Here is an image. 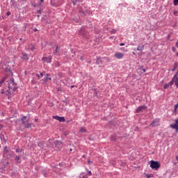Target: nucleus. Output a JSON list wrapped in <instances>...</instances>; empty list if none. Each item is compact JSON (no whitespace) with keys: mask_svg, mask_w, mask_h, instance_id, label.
<instances>
[{"mask_svg":"<svg viewBox=\"0 0 178 178\" xmlns=\"http://www.w3.org/2000/svg\"><path fill=\"white\" fill-rule=\"evenodd\" d=\"M145 49V47L144 46H138L136 48H134V51H143V50Z\"/></svg>","mask_w":178,"mask_h":178,"instance_id":"13","label":"nucleus"},{"mask_svg":"<svg viewBox=\"0 0 178 178\" xmlns=\"http://www.w3.org/2000/svg\"><path fill=\"white\" fill-rule=\"evenodd\" d=\"M177 163H176V161H174V163H173V164H174L175 165H177Z\"/></svg>","mask_w":178,"mask_h":178,"instance_id":"41","label":"nucleus"},{"mask_svg":"<svg viewBox=\"0 0 178 178\" xmlns=\"http://www.w3.org/2000/svg\"><path fill=\"white\" fill-rule=\"evenodd\" d=\"M23 58L25 59V60H29V57H28L27 54H23Z\"/></svg>","mask_w":178,"mask_h":178,"instance_id":"22","label":"nucleus"},{"mask_svg":"<svg viewBox=\"0 0 178 178\" xmlns=\"http://www.w3.org/2000/svg\"><path fill=\"white\" fill-rule=\"evenodd\" d=\"M44 0H40V2H44Z\"/></svg>","mask_w":178,"mask_h":178,"instance_id":"50","label":"nucleus"},{"mask_svg":"<svg viewBox=\"0 0 178 178\" xmlns=\"http://www.w3.org/2000/svg\"><path fill=\"white\" fill-rule=\"evenodd\" d=\"M174 83L177 88H178V77L173 76L172 81H170V86H172Z\"/></svg>","mask_w":178,"mask_h":178,"instance_id":"8","label":"nucleus"},{"mask_svg":"<svg viewBox=\"0 0 178 178\" xmlns=\"http://www.w3.org/2000/svg\"><path fill=\"white\" fill-rule=\"evenodd\" d=\"M147 108V106L143 105V106H138L136 110V112L139 113L140 112H142L143 111L145 110Z\"/></svg>","mask_w":178,"mask_h":178,"instance_id":"11","label":"nucleus"},{"mask_svg":"<svg viewBox=\"0 0 178 178\" xmlns=\"http://www.w3.org/2000/svg\"><path fill=\"white\" fill-rule=\"evenodd\" d=\"M176 56H177V57H178V52H177V53H176Z\"/></svg>","mask_w":178,"mask_h":178,"instance_id":"49","label":"nucleus"},{"mask_svg":"<svg viewBox=\"0 0 178 178\" xmlns=\"http://www.w3.org/2000/svg\"><path fill=\"white\" fill-rule=\"evenodd\" d=\"M146 177H147V178L154 177V175H153V174H147V175H146Z\"/></svg>","mask_w":178,"mask_h":178,"instance_id":"24","label":"nucleus"},{"mask_svg":"<svg viewBox=\"0 0 178 178\" xmlns=\"http://www.w3.org/2000/svg\"><path fill=\"white\" fill-rule=\"evenodd\" d=\"M55 147H56L57 149H61L62 147H63V143H62V142H61L60 140H56V141L55 142Z\"/></svg>","mask_w":178,"mask_h":178,"instance_id":"12","label":"nucleus"},{"mask_svg":"<svg viewBox=\"0 0 178 178\" xmlns=\"http://www.w3.org/2000/svg\"><path fill=\"white\" fill-rule=\"evenodd\" d=\"M40 17V15H38V17Z\"/></svg>","mask_w":178,"mask_h":178,"instance_id":"54","label":"nucleus"},{"mask_svg":"<svg viewBox=\"0 0 178 178\" xmlns=\"http://www.w3.org/2000/svg\"><path fill=\"white\" fill-rule=\"evenodd\" d=\"M177 69L173 67V69H172V72H175Z\"/></svg>","mask_w":178,"mask_h":178,"instance_id":"40","label":"nucleus"},{"mask_svg":"<svg viewBox=\"0 0 178 178\" xmlns=\"http://www.w3.org/2000/svg\"><path fill=\"white\" fill-rule=\"evenodd\" d=\"M102 62V58H98L96 60V65H99Z\"/></svg>","mask_w":178,"mask_h":178,"instance_id":"18","label":"nucleus"},{"mask_svg":"<svg viewBox=\"0 0 178 178\" xmlns=\"http://www.w3.org/2000/svg\"><path fill=\"white\" fill-rule=\"evenodd\" d=\"M4 149H7V146H6V147H4Z\"/></svg>","mask_w":178,"mask_h":178,"instance_id":"52","label":"nucleus"},{"mask_svg":"<svg viewBox=\"0 0 178 178\" xmlns=\"http://www.w3.org/2000/svg\"><path fill=\"white\" fill-rule=\"evenodd\" d=\"M46 76H47L46 79L51 80V77H49V74H47Z\"/></svg>","mask_w":178,"mask_h":178,"instance_id":"31","label":"nucleus"},{"mask_svg":"<svg viewBox=\"0 0 178 178\" xmlns=\"http://www.w3.org/2000/svg\"><path fill=\"white\" fill-rule=\"evenodd\" d=\"M173 15H174L175 17H177V16H178V10H174V11H173Z\"/></svg>","mask_w":178,"mask_h":178,"instance_id":"25","label":"nucleus"},{"mask_svg":"<svg viewBox=\"0 0 178 178\" xmlns=\"http://www.w3.org/2000/svg\"><path fill=\"white\" fill-rule=\"evenodd\" d=\"M29 118H27L26 116H23L22 118V122L24 128L29 129V128H31V127L33 126V124L31 122H29Z\"/></svg>","mask_w":178,"mask_h":178,"instance_id":"2","label":"nucleus"},{"mask_svg":"<svg viewBox=\"0 0 178 178\" xmlns=\"http://www.w3.org/2000/svg\"><path fill=\"white\" fill-rule=\"evenodd\" d=\"M92 163H93V161H90V159H88L87 160V164H88V165H90V164H92Z\"/></svg>","mask_w":178,"mask_h":178,"instance_id":"26","label":"nucleus"},{"mask_svg":"<svg viewBox=\"0 0 178 178\" xmlns=\"http://www.w3.org/2000/svg\"><path fill=\"white\" fill-rule=\"evenodd\" d=\"M72 4L74 6H76V3H77V0H72Z\"/></svg>","mask_w":178,"mask_h":178,"instance_id":"27","label":"nucleus"},{"mask_svg":"<svg viewBox=\"0 0 178 178\" xmlns=\"http://www.w3.org/2000/svg\"><path fill=\"white\" fill-rule=\"evenodd\" d=\"M74 86L73 85V86H71V88H74Z\"/></svg>","mask_w":178,"mask_h":178,"instance_id":"51","label":"nucleus"},{"mask_svg":"<svg viewBox=\"0 0 178 178\" xmlns=\"http://www.w3.org/2000/svg\"><path fill=\"white\" fill-rule=\"evenodd\" d=\"M38 31V29H35V31Z\"/></svg>","mask_w":178,"mask_h":178,"instance_id":"53","label":"nucleus"},{"mask_svg":"<svg viewBox=\"0 0 178 178\" xmlns=\"http://www.w3.org/2000/svg\"><path fill=\"white\" fill-rule=\"evenodd\" d=\"M83 158H86V154H83Z\"/></svg>","mask_w":178,"mask_h":178,"instance_id":"48","label":"nucleus"},{"mask_svg":"<svg viewBox=\"0 0 178 178\" xmlns=\"http://www.w3.org/2000/svg\"><path fill=\"white\" fill-rule=\"evenodd\" d=\"M175 76V77H178V70H177V71L176 72V74H175V76Z\"/></svg>","mask_w":178,"mask_h":178,"instance_id":"36","label":"nucleus"},{"mask_svg":"<svg viewBox=\"0 0 178 178\" xmlns=\"http://www.w3.org/2000/svg\"><path fill=\"white\" fill-rule=\"evenodd\" d=\"M178 67V62H175L173 65V68L177 69Z\"/></svg>","mask_w":178,"mask_h":178,"instance_id":"23","label":"nucleus"},{"mask_svg":"<svg viewBox=\"0 0 178 178\" xmlns=\"http://www.w3.org/2000/svg\"><path fill=\"white\" fill-rule=\"evenodd\" d=\"M174 6H178V0H174Z\"/></svg>","mask_w":178,"mask_h":178,"instance_id":"28","label":"nucleus"},{"mask_svg":"<svg viewBox=\"0 0 178 178\" xmlns=\"http://www.w3.org/2000/svg\"><path fill=\"white\" fill-rule=\"evenodd\" d=\"M124 45H125L124 43H120V47H122V46H124Z\"/></svg>","mask_w":178,"mask_h":178,"instance_id":"39","label":"nucleus"},{"mask_svg":"<svg viewBox=\"0 0 178 178\" xmlns=\"http://www.w3.org/2000/svg\"><path fill=\"white\" fill-rule=\"evenodd\" d=\"M170 127L175 129L176 133H178V118L175 120V123L170 124Z\"/></svg>","mask_w":178,"mask_h":178,"instance_id":"4","label":"nucleus"},{"mask_svg":"<svg viewBox=\"0 0 178 178\" xmlns=\"http://www.w3.org/2000/svg\"><path fill=\"white\" fill-rule=\"evenodd\" d=\"M133 55H136V53L134 51L132 52Z\"/></svg>","mask_w":178,"mask_h":178,"instance_id":"46","label":"nucleus"},{"mask_svg":"<svg viewBox=\"0 0 178 178\" xmlns=\"http://www.w3.org/2000/svg\"><path fill=\"white\" fill-rule=\"evenodd\" d=\"M80 35L83 36V38L86 39H89V34L88 32L86 31L85 29H81L79 31Z\"/></svg>","mask_w":178,"mask_h":178,"instance_id":"5","label":"nucleus"},{"mask_svg":"<svg viewBox=\"0 0 178 178\" xmlns=\"http://www.w3.org/2000/svg\"><path fill=\"white\" fill-rule=\"evenodd\" d=\"M42 60L47 63H51L52 61V56H43L42 58Z\"/></svg>","mask_w":178,"mask_h":178,"instance_id":"7","label":"nucleus"},{"mask_svg":"<svg viewBox=\"0 0 178 178\" xmlns=\"http://www.w3.org/2000/svg\"><path fill=\"white\" fill-rule=\"evenodd\" d=\"M6 15H7V16H10V12H7V13H6Z\"/></svg>","mask_w":178,"mask_h":178,"instance_id":"38","label":"nucleus"},{"mask_svg":"<svg viewBox=\"0 0 178 178\" xmlns=\"http://www.w3.org/2000/svg\"><path fill=\"white\" fill-rule=\"evenodd\" d=\"M38 13L39 14H41V10H38Z\"/></svg>","mask_w":178,"mask_h":178,"instance_id":"44","label":"nucleus"},{"mask_svg":"<svg viewBox=\"0 0 178 178\" xmlns=\"http://www.w3.org/2000/svg\"><path fill=\"white\" fill-rule=\"evenodd\" d=\"M5 84V89L8 88V89L6 90V92L10 93L14 92L17 89V83H15L14 79H10L6 81Z\"/></svg>","mask_w":178,"mask_h":178,"instance_id":"1","label":"nucleus"},{"mask_svg":"<svg viewBox=\"0 0 178 178\" xmlns=\"http://www.w3.org/2000/svg\"><path fill=\"white\" fill-rule=\"evenodd\" d=\"M15 152L17 153H20V152H22V149H16Z\"/></svg>","mask_w":178,"mask_h":178,"instance_id":"32","label":"nucleus"},{"mask_svg":"<svg viewBox=\"0 0 178 178\" xmlns=\"http://www.w3.org/2000/svg\"><path fill=\"white\" fill-rule=\"evenodd\" d=\"M30 49H31V51H34L35 50V47L32 46L31 47H30Z\"/></svg>","mask_w":178,"mask_h":178,"instance_id":"35","label":"nucleus"},{"mask_svg":"<svg viewBox=\"0 0 178 178\" xmlns=\"http://www.w3.org/2000/svg\"><path fill=\"white\" fill-rule=\"evenodd\" d=\"M58 49H59V47L56 46V49H54V51H53V54L54 55H56L58 53Z\"/></svg>","mask_w":178,"mask_h":178,"instance_id":"14","label":"nucleus"},{"mask_svg":"<svg viewBox=\"0 0 178 178\" xmlns=\"http://www.w3.org/2000/svg\"><path fill=\"white\" fill-rule=\"evenodd\" d=\"M36 76L38 79H41L44 76V73L43 72H40V74H36Z\"/></svg>","mask_w":178,"mask_h":178,"instance_id":"17","label":"nucleus"},{"mask_svg":"<svg viewBox=\"0 0 178 178\" xmlns=\"http://www.w3.org/2000/svg\"><path fill=\"white\" fill-rule=\"evenodd\" d=\"M143 72L145 73L146 72V70L145 69H143Z\"/></svg>","mask_w":178,"mask_h":178,"instance_id":"42","label":"nucleus"},{"mask_svg":"<svg viewBox=\"0 0 178 178\" xmlns=\"http://www.w3.org/2000/svg\"><path fill=\"white\" fill-rule=\"evenodd\" d=\"M1 94H4V90H2V91H1Z\"/></svg>","mask_w":178,"mask_h":178,"instance_id":"47","label":"nucleus"},{"mask_svg":"<svg viewBox=\"0 0 178 178\" xmlns=\"http://www.w3.org/2000/svg\"><path fill=\"white\" fill-rule=\"evenodd\" d=\"M54 65L57 67H60V64L58 61H55L54 62Z\"/></svg>","mask_w":178,"mask_h":178,"instance_id":"20","label":"nucleus"},{"mask_svg":"<svg viewBox=\"0 0 178 178\" xmlns=\"http://www.w3.org/2000/svg\"><path fill=\"white\" fill-rule=\"evenodd\" d=\"M178 108V103H177L175 105V111H177Z\"/></svg>","mask_w":178,"mask_h":178,"instance_id":"30","label":"nucleus"},{"mask_svg":"<svg viewBox=\"0 0 178 178\" xmlns=\"http://www.w3.org/2000/svg\"><path fill=\"white\" fill-rule=\"evenodd\" d=\"M86 170L88 172L89 176L92 175V172L89 171V170H88V168H86Z\"/></svg>","mask_w":178,"mask_h":178,"instance_id":"29","label":"nucleus"},{"mask_svg":"<svg viewBox=\"0 0 178 178\" xmlns=\"http://www.w3.org/2000/svg\"><path fill=\"white\" fill-rule=\"evenodd\" d=\"M6 77L3 78L1 81H0V87H2V86L3 85L5 81L6 80Z\"/></svg>","mask_w":178,"mask_h":178,"instance_id":"15","label":"nucleus"},{"mask_svg":"<svg viewBox=\"0 0 178 178\" xmlns=\"http://www.w3.org/2000/svg\"><path fill=\"white\" fill-rule=\"evenodd\" d=\"M19 159H20L19 156H15V161L17 163H19Z\"/></svg>","mask_w":178,"mask_h":178,"instance_id":"21","label":"nucleus"},{"mask_svg":"<svg viewBox=\"0 0 178 178\" xmlns=\"http://www.w3.org/2000/svg\"><path fill=\"white\" fill-rule=\"evenodd\" d=\"M84 60L83 57H81V60Z\"/></svg>","mask_w":178,"mask_h":178,"instance_id":"45","label":"nucleus"},{"mask_svg":"<svg viewBox=\"0 0 178 178\" xmlns=\"http://www.w3.org/2000/svg\"><path fill=\"white\" fill-rule=\"evenodd\" d=\"M175 47L178 48V39H177V41L175 43Z\"/></svg>","mask_w":178,"mask_h":178,"instance_id":"37","label":"nucleus"},{"mask_svg":"<svg viewBox=\"0 0 178 178\" xmlns=\"http://www.w3.org/2000/svg\"><path fill=\"white\" fill-rule=\"evenodd\" d=\"M52 118H53V119L59 121L60 122H65V117H60L58 115H53Z\"/></svg>","mask_w":178,"mask_h":178,"instance_id":"9","label":"nucleus"},{"mask_svg":"<svg viewBox=\"0 0 178 178\" xmlns=\"http://www.w3.org/2000/svg\"><path fill=\"white\" fill-rule=\"evenodd\" d=\"M116 32H117V30H115V29H113V30L111 31V33H116Z\"/></svg>","mask_w":178,"mask_h":178,"instance_id":"34","label":"nucleus"},{"mask_svg":"<svg viewBox=\"0 0 178 178\" xmlns=\"http://www.w3.org/2000/svg\"><path fill=\"white\" fill-rule=\"evenodd\" d=\"M149 126L152 127H156L160 126V120L155 119L150 124Z\"/></svg>","mask_w":178,"mask_h":178,"instance_id":"6","label":"nucleus"},{"mask_svg":"<svg viewBox=\"0 0 178 178\" xmlns=\"http://www.w3.org/2000/svg\"><path fill=\"white\" fill-rule=\"evenodd\" d=\"M80 132L81 133H86V129L85 127H81L80 129Z\"/></svg>","mask_w":178,"mask_h":178,"instance_id":"19","label":"nucleus"},{"mask_svg":"<svg viewBox=\"0 0 178 178\" xmlns=\"http://www.w3.org/2000/svg\"><path fill=\"white\" fill-rule=\"evenodd\" d=\"M170 86H171V83L170 82H169L168 83H165L163 86L164 89H168L170 88Z\"/></svg>","mask_w":178,"mask_h":178,"instance_id":"16","label":"nucleus"},{"mask_svg":"<svg viewBox=\"0 0 178 178\" xmlns=\"http://www.w3.org/2000/svg\"><path fill=\"white\" fill-rule=\"evenodd\" d=\"M115 58L118 59V60H121L124 57V54L122 53V52H116L114 55Z\"/></svg>","mask_w":178,"mask_h":178,"instance_id":"10","label":"nucleus"},{"mask_svg":"<svg viewBox=\"0 0 178 178\" xmlns=\"http://www.w3.org/2000/svg\"><path fill=\"white\" fill-rule=\"evenodd\" d=\"M176 50H177V49H176L175 47H172V51L173 52H175Z\"/></svg>","mask_w":178,"mask_h":178,"instance_id":"33","label":"nucleus"},{"mask_svg":"<svg viewBox=\"0 0 178 178\" xmlns=\"http://www.w3.org/2000/svg\"><path fill=\"white\" fill-rule=\"evenodd\" d=\"M176 161H178V156H176Z\"/></svg>","mask_w":178,"mask_h":178,"instance_id":"43","label":"nucleus"},{"mask_svg":"<svg viewBox=\"0 0 178 178\" xmlns=\"http://www.w3.org/2000/svg\"><path fill=\"white\" fill-rule=\"evenodd\" d=\"M160 167H161V164L160 163H159V161H154V160H152L150 161V168L152 169L157 170Z\"/></svg>","mask_w":178,"mask_h":178,"instance_id":"3","label":"nucleus"}]
</instances>
